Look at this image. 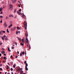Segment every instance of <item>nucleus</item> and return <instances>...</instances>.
Returning a JSON list of instances; mask_svg holds the SVG:
<instances>
[{"mask_svg":"<svg viewBox=\"0 0 74 74\" xmlns=\"http://www.w3.org/2000/svg\"><path fill=\"white\" fill-rule=\"evenodd\" d=\"M25 29H27V23H26V21H25V22L23 23Z\"/></svg>","mask_w":74,"mask_h":74,"instance_id":"obj_1","label":"nucleus"},{"mask_svg":"<svg viewBox=\"0 0 74 74\" xmlns=\"http://www.w3.org/2000/svg\"><path fill=\"white\" fill-rule=\"evenodd\" d=\"M9 9L10 10H12V7H13V5H12L11 4V3H10L9 4Z\"/></svg>","mask_w":74,"mask_h":74,"instance_id":"obj_2","label":"nucleus"},{"mask_svg":"<svg viewBox=\"0 0 74 74\" xmlns=\"http://www.w3.org/2000/svg\"><path fill=\"white\" fill-rule=\"evenodd\" d=\"M3 38L5 39V40H8V38L5 35L3 36Z\"/></svg>","mask_w":74,"mask_h":74,"instance_id":"obj_3","label":"nucleus"},{"mask_svg":"<svg viewBox=\"0 0 74 74\" xmlns=\"http://www.w3.org/2000/svg\"><path fill=\"white\" fill-rule=\"evenodd\" d=\"M25 42H26V44H28V43L29 42V40H28V39H27V38H25Z\"/></svg>","mask_w":74,"mask_h":74,"instance_id":"obj_4","label":"nucleus"},{"mask_svg":"<svg viewBox=\"0 0 74 74\" xmlns=\"http://www.w3.org/2000/svg\"><path fill=\"white\" fill-rule=\"evenodd\" d=\"M3 25L4 27H7V24L5 22L3 24Z\"/></svg>","mask_w":74,"mask_h":74,"instance_id":"obj_5","label":"nucleus"},{"mask_svg":"<svg viewBox=\"0 0 74 74\" xmlns=\"http://www.w3.org/2000/svg\"><path fill=\"white\" fill-rule=\"evenodd\" d=\"M3 30L0 31V34H1V35H3Z\"/></svg>","mask_w":74,"mask_h":74,"instance_id":"obj_6","label":"nucleus"},{"mask_svg":"<svg viewBox=\"0 0 74 74\" xmlns=\"http://www.w3.org/2000/svg\"><path fill=\"white\" fill-rule=\"evenodd\" d=\"M16 28V27H14V28H12L11 29V30H14Z\"/></svg>","mask_w":74,"mask_h":74,"instance_id":"obj_7","label":"nucleus"},{"mask_svg":"<svg viewBox=\"0 0 74 74\" xmlns=\"http://www.w3.org/2000/svg\"><path fill=\"white\" fill-rule=\"evenodd\" d=\"M21 16H22V18H25V17H26V16L23 14H21Z\"/></svg>","mask_w":74,"mask_h":74,"instance_id":"obj_8","label":"nucleus"},{"mask_svg":"<svg viewBox=\"0 0 74 74\" xmlns=\"http://www.w3.org/2000/svg\"><path fill=\"white\" fill-rule=\"evenodd\" d=\"M17 38H18V40H19V41H21V38H19V37H17Z\"/></svg>","mask_w":74,"mask_h":74,"instance_id":"obj_9","label":"nucleus"},{"mask_svg":"<svg viewBox=\"0 0 74 74\" xmlns=\"http://www.w3.org/2000/svg\"><path fill=\"white\" fill-rule=\"evenodd\" d=\"M1 53H2V54H5V51H1Z\"/></svg>","mask_w":74,"mask_h":74,"instance_id":"obj_10","label":"nucleus"},{"mask_svg":"<svg viewBox=\"0 0 74 74\" xmlns=\"http://www.w3.org/2000/svg\"><path fill=\"white\" fill-rule=\"evenodd\" d=\"M17 13L18 14V15H21V13L19 11H17Z\"/></svg>","mask_w":74,"mask_h":74,"instance_id":"obj_11","label":"nucleus"},{"mask_svg":"<svg viewBox=\"0 0 74 74\" xmlns=\"http://www.w3.org/2000/svg\"><path fill=\"white\" fill-rule=\"evenodd\" d=\"M12 26V24H11L9 26L8 28H10V27H11Z\"/></svg>","mask_w":74,"mask_h":74,"instance_id":"obj_12","label":"nucleus"},{"mask_svg":"<svg viewBox=\"0 0 74 74\" xmlns=\"http://www.w3.org/2000/svg\"><path fill=\"white\" fill-rule=\"evenodd\" d=\"M25 70H26V71H27V70H28V68H27V66H25Z\"/></svg>","mask_w":74,"mask_h":74,"instance_id":"obj_13","label":"nucleus"},{"mask_svg":"<svg viewBox=\"0 0 74 74\" xmlns=\"http://www.w3.org/2000/svg\"><path fill=\"white\" fill-rule=\"evenodd\" d=\"M16 1V0H14L13 1H12V3H15Z\"/></svg>","mask_w":74,"mask_h":74,"instance_id":"obj_14","label":"nucleus"},{"mask_svg":"<svg viewBox=\"0 0 74 74\" xmlns=\"http://www.w3.org/2000/svg\"><path fill=\"white\" fill-rule=\"evenodd\" d=\"M25 36H26L27 37V36H28V34H27V33H25Z\"/></svg>","mask_w":74,"mask_h":74,"instance_id":"obj_15","label":"nucleus"},{"mask_svg":"<svg viewBox=\"0 0 74 74\" xmlns=\"http://www.w3.org/2000/svg\"><path fill=\"white\" fill-rule=\"evenodd\" d=\"M7 70H8V69H9L10 68H9V66H8V65H7Z\"/></svg>","mask_w":74,"mask_h":74,"instance_id":"obj_16","label":"nucleus"},{"mask_svg":"<svg viewBox=\"0 0 74 74\" xmlns=\"http://www.w3.org/2000/svg\"><path fill=\"white\" fill-rule=\"evenodd\" d=\"M2 10H3V8H0V12L1 11H2Z\"/></svg>","mask_w":74,"mask_h":74,"instance_id":"obj_17","label":"nucleus"},{"mask_svg":"<svg viewBox=\"0 0 74 74\" xmlns=\"http://www.w3.org/2000/svg\"><path fill=\"white\" fill-rule=\"evenodd\" d=\"M8 51H9V52H11V51L10 50V48L9 47L8 48Z\"/></svg>","mask_w":74,"mask_h":74,"instance_id":"obj_18","label":"nucleus"},{"mask_svg":"<svg viewBox=\"0 0 74 74\" xmlns=\"http://www.w3.org/2000/svg\"><path fill=\"white\" fill-rule=\"evenodd\" d=\"M2 40H3V41L4 39V38H3V36H2L1 37Z\"/></svg>","mask_w":74,"mask_h":74,"instance_id":"obj_19","label":"nucleus"},{"mask_svg":"<svg viewBox=\"0 0 74 74\" xmlns=\"http://www.w3.org/2000/svg\"><path fill=\"white\" fill-rule=\"evenodd\" d=\"M7 31L8 33H10V32H9V31L8 30V29H7Z\"/></svg>","mask_w":74,"mask_h":74,"instance_id":"obj_20","label":"nucleus"},{"mask_svg":"<svg viewBox=\"0 0 74 74\" xmlns=\"http://www.w3.org/2000/svg\"><path fill=\"white\" fill-rule=\"evenodd\" d=\"M9 17H11V16H13L12 15H10L9 16Z\"/></svg>","mask_w":74,"mask_h":74,"instance_id":"obj_21","label":"nucleus"},{"mask_svg":"<svg viewBox=\"0 0 74 74\" xmlns=\"http://www.w3.org/2000/svg\"><path fill=\"white\" fill-rule=\"evenodd\" d=\"M20 56H22V53H21L20 54Z\"/></svg>","mask_w":74,"mask_h":74,"instance_id":"obj_22","label":"nucleus"},{"mask_svg":"<svg viewBox=\"0 0 74 74\" xmlns=\"http://www.w3.org/2000/svg\"><path fill=\"white\" fill-rule=\"evenodd\" d=\"M10 58L11 59H12V58H13V56H11Z\"/></svg>","mask_w":74,"mask_h":74,"instance_id":"obj_23","label":"nucleus"},{"mask_svg":"<svg viewBox=\"0 0 74 74\" xmlns=\"http://www.w3.org/2000/svg\"><path fill=\"white\" fill-rule=\"evenodd\" d=\"M29 49H30L31 48V47H30V45H29Z\"/></svg>","mask_w":74,"mask_h":74,"instance_id":"obj_24","label":"nucleus"},{"mask_svg":"<svg viewBox=\"0 0 74 74\" xmlns=\"http://www.w3.org/2000/svg\"><path fill=\"white\" fill-rule=\"evenodd\" d=\"M2 32H3V33H5V31H2Z\"/></svg>","mask_w":74,"mask_h":74,"instance_id":"obj_25","label":"nucleus"},{"mask_svg":"<svg viewBox=\"0 0 74 74\" xmlns=\"http://www.w3.org/2000/svg\"><path fill=\"white\" fill-rule=\"evenodd\" d=\"M25 65H26L25 66L26 67H27L28 66V64H27V63H26Z\"/></svg>","mask_w":74,"mask_h":74,"instance_id":"obj_26","label":"nucleus"},{"mask_svg":"<svg viewBox=\"0 0 74 74\" xmlns=\"http://www.w3.org/2000/svg\"><path fill=\"white\" fill-rule=\"evenodd\" d=\"M22 42H23V43H24V40H23V39H22Z\"/></svg>","mask_w":74,"mask_h":74,"instance_id":"obj_27","label":"nucleus"},{"mask_svg":"<svg viewBox=\"0 0 74 74\" xmlns=\"http://www.w3.org/2000/svg\"><path fill=\"white\" fill-rule=\"evenodd\" d=\"M13 66V68H15V64H14Z\"/></svg>","mask_w":74,"mask_h":74,"instance_id":"obj_28","label":"nucleus"},{"mask_svg":"<svg viewBox=\"0 0 74 74\" xmlns=\"http://www.w3.org/2000/svg\"><path fill=\"white\" fill-rule=\"evenodd\" d=\"M17 28L18 30H19V29H20L19 28V27H17Z\"/></svg>","mask_w":74,"mask_h":74,"instance_id":"obj_29","label":"nucleus"},{"mask_svg":"<svg viewBox=\"0 0 74 74\" xmlns=\"http://www.w3.org/2000/svg\"><path fill=\"white\" fill-rule=\"evenodd\" d=\"M14 12H16V9H15L14 11Z\"/></svg>","mask_w":74,"mask_h":74,"instance_id":"obj_30","label":"nucleus"},{"mask_svg":"<svg viewBox=\"0 0 74 74\" xmlns=\"http://www.w3.org/2000/svg\"><path fill=\"white\" fill-rule=\"evenodd\" d=\"M3 58L4 59H5V60L6 59V57L5 56Z\"/></svg>","mask_w":74,"mask_h":74,"instance_id":"obj_31","label":"nucleus"},{"mask_svg":"<svg viewBox=\"0 0 74 74\" xmlns=\"http://www.w3.org/2000/svg\"><path fill=\"white\" fill-rule=\"evenodd\" d=\"M0 18H3V17L2 16H0Z\"/></svg>","mask_w":74,"mask_h":74,"instance_id":"obj_32","label":"nucleus"},{"mask_svg":"<svg viewBox=\"0 0 74 74\" xmlns=\"http://www.w3.org/2000/svg\"><path fill=\"white\" fill-rule=\"evenodd\" d=\"M20 73H23V71H20Z\"/></svg>","mask_w":74,"mask_h":74,"instance_id":"obj_33","label":"nucleus"},{"mask_svg":"<svg viewBox=\"0 0 74 74\" xmlns=\"http://www.w3.org/2000/svg\"><path fill=\"white\" fill-rule=\"evenodd\" d=\"M8 16H6V20H7V19H8Z\"/></svg>","mask_w":74,"mask_h":74,"instance_id":"obj_34","label":"nucleus"},{"mask_svg":"<svg viewBox=\"0 0 74 74\" xmlns=\"http://www.w3.org/2000/svg\"><path fill=\"white\" fill-rule=\"evenodd\" d=\"M22 53V54H23V55H25V52H24V51H23Z\"/></svg>","mask_w":74,"mask_h":74,"instance_id":"obj_35","label":"nucleus"},{"mask_svg":"<svg viewBox=\"0 0 74 74\" xmlns=\"http://www.w3.org/2000/svg\"><path fill=\"white\" fill-rule=\"evenodd\" d=\"M10 70L11 71H13V69H12V68H11Z\"/></svg>","mask_w":74,"mask_h":74,"instance_id":"obj_36","label":"nucleus"},{"mask_svg":"<svg viewBox=\"0 0 74 74\" xmlns=\"http://www.w3.org/2000/svg\"><path fill=\"white\" fill-rule=\"evenodd\" d=\"M3 44V43L0 42V45H1Z\"/></svg>","mask_w":74,"mask_h":74,"instance_id":"obj_37","label":"nucleus"},{"mask_svg":"<svg viewBox=\"0 0 74 74\" xmlns=\"http://www.w3.org/2000/svg\"><path fill=\"white\" fill-rule=\"evenodd\" d=\"M26 61H25V62H24V64H26Z\"/></svg>","mask_w":74,"mask_h":74,"instance_id":"obj_38","label":"nucleus"},{"mask_svg":"<svg viewBox=\"0 0 74 74\" xmlns=\"http://www.w3.org/2000/svg\"><path fill=\"white\" fill-rule=\"evenodd\" d=\"M14 49V47H12V49Z\"/></svg>","mask_w":74,"mask_h":74,"instance_id":"obj_39","label":"nucleus"},{"mask_svg":"<svg viewBox=\"0 0 74 74\" xmlns=\"http://www.w3.org/2000/svg\"><path fill=\"white\" fill-rule=\"evenodd\" d=\"M0 22V23H3V20H2Z\"/></svg>","mask_w":74,"mask_h":74,"instance_id":"obj_40","label":"nucleus"},{"mask_svg":"<svg viewBox=\"0 0 74 74\" xmlns=\"http://www.w3.org/2000/svg\"><path fill=\"white\" fill-rule=\"evenodd\" d=\"M24 45V44H23V43H21V45Z\"/></svg>","mask_w":74,"mask_h":74,"instance_id":"obj_41","label":"nucleus"},{"mask_svg":"<svg viewBox=\"0 0 74 74\" xmlns=\"http://www.w3.org/2000/svg\"><path fill=\"white\" fill-rule=\"evenodd\" d=\"M16 33L17 34H18V31H16Z\"/></svg>","mask_w":74,"mask_h":74,"instance_id":"obj_42","label":"nucleus"},{"mask_svg":"<svg viewBox=\"0 0 74 74\" xmlns=\"http://www.w3.org/2000/svg\"><path fill=\"white\" fill-rule=\"evenodd\" d=\"M0 70H3V69L2 68H0Z\"/></svg>","mask_w":74,"mask_h":74,"instance_id":"obj_43","label":"nucleus"},{"mask_svg":"<svg viewBox=\"0 0 74 74\" xmlns=\"http://www.w3.org/2000/svg\"><path fill=\"white\" fill-rule=\"evenodd\" d=\"M23 70V69H22V68H20V70Z\"/></svg>","mask_w":74,"mask_h":74,"instance_id":"obj_44","label":"nucleus"},{"mask_svg":"<svg viewBox=\"0 0 74 74\" xmlns=\"http://www.w3.org/2000/svg\"><path fill=\"white\" fill-rule=\"evenodd\" d=\"M18 2L20 4V5H21V2H20V1H18Z\"/></svg>","mask_w":74,"mask_h":74,"instance_id":"obj_45","label":"nucleus"},{"mask_svg":"<svg viewBox=\"0 0 74 74\" xmlns=\"http://www.w3.org/2000/svg\"><path fill=\"white\" fill-rule=\"evenodd\" d=\"M0 14H3V12H1L0 13Z\"/></svg>","mask_w":74,"mask_h":74,"instance_id":"obj_46","label":"nucleus"},{"mask_svg":"<svg viewBox=\"0 0 74 74\" xmlns=\"http://www.w3.org/2000/svg\"><path fill=\"white\" fill-rule=\"evenodd\" d=\"M19 11H21V9H20L19 10Z\"/></svg>","mask_w":74,"mask_h":74,"instance_id":"obj_47","label":"nucleus"},{"mask_svg":"<svg viewBox=\"0 0 74 74\" xmlns=\"http://www.w3.org/2000/svg\"><path fill=\"white\" fill-rule=\"evenodd\" d=\"M27 45L28 47H29V44H27Z\"/></svg>","mask_w":74,"mask_h":74,"instance_id":"obj_48","label":"nucleus"},{"mask_svg":"<svg viewBox=\"0 0 74 74\" xmlns=\"http://www.w3.org/2000/svg\"><path fill=\"white\" fill-rule=\"evenodd\" d=\"M17 53L18 54H19V51H17Z\"/></svg>","mask_w":74,"mask_h":74,"instance_id":"obj_49","label":"nucleus"},{"mask_svg":"<svg viewBox=\"0 0 74 74\" xmlns=\"http://www.w3.org/2000/svg\"><path fill=\"white\" fill-rule=\"evenodd\" d=\"M18 58V56H16V57H15V58Z\"/></svg>","mask_w":74,"mask_h":74,"instance_id":"obj_50","label":"nucleus"},{"mask_svg":"<svg viewBox=\"0 0 74 74\" xmlns=\"http://www.w3.org/2000/svg\"><path fill=\"white\" fill-rule=\"evenodd\" d=\"M1 66H2V64H1L0 65V66L1 67Z\"/></svg>","mask_w":74,"mask_h":74,"instance_id":"obj_51","label":"nucleus"},{"mask_svg":"<svg viewBox=\"0 0 74 74\" xmlns=\"http://www.w3.org/2000/svg\"><path fill=\"white\" fill-rule=\"evenodd\" d=\"M18 7H21V5H18Z\"/></svg>","mask_w":74,"mask_h":74,"instance_id":"obj_52","label":"nucleus"},{"mask_svg":"<svg viewBox=\"0 0 74 74\" xmlns=\"http://www.w3.org/2000/svg\"><path fill=\"white\" fill-rule=\"evenodd\" d=\"M1 56V54L0 53V57Z\"/></svg>","mask_w":74,"mask_h":74,"instance_id":"obj_53","label":"nucleus"},{"mask_svg":"<svg viewBox=\"0 0 74 74\" xmlns=\"http://www.w3.org/2000/svg\"><path fill=\"white\" fill-rule=\"evenodd\" d=\"M11 74H14V73L13 72H12Z\"/></svg>","mask_w":74,"mask_h":74,"instance_id":"obj_54","label":"nucleus"},{"mask_svg":"<svg viewBox=\"0 0 74 74\" xmlns=\"http://www.w3.org/2000/svg\"><path fill=\"white\" fill-rule=\"evenodd\" d=\"M8 65H9V66H10V64L9 63H8Z\"/></svg>","mask_w":74,"mask_h":74,"instance_id":"obj_55","label":"nucleus"},{"mask_svg":"<svg viewBox=\"0 0 74 74\" xmlns=\"http://www.w3.org/2000/svg\"><path fill=\"white\" fill-rule=\"evenodd\" d=\"M2 4H4V2H2Z\"/></svg>","mask_w":74,"mask_h":74,"instance_id":"obj_56","label":"nucleus"},{"mask_svg":"<svg viewBox=\"0 0 74 74\" xmlns=\"http://www.w3.org/2000/svg\"><path fill=\"white\" fill-rule=\"evenodd\" d=\"M5 73V74H7V72H6Z\"/></svg>","mask_w":74,"mask_h":74,"instance_id":"obj_57","label":"nucleus"},{"mask_svg":"<svg viewBox=\"0 0 74 74\" xmlns=\"http://www.w3.org/2000/svg\"><path fill=\"white\" fill-rule=\"evenodd\" d=\"M18 33H20V31H18Z\"/></svg>","mask_w":74,"mask_h":74,"instance_id":"obj_58","label":"nucleus"},{"mask_svg":"<svg viewBox=\"0 0 74 74\" xmlns=\"http://www.w3.org/2000/svg\"><path fill=\"white\" fill-rule=\"evenodd\" d=\"M1 73H2L1 72H0V74H1Z\"/></svg>","mask_w":74,"mask_h":74,"instance_id":"obj_59","label":"nucleus"},{"mask_svg":"<svg viewBox=\"0 0 74 74\" xmlns=\"http://www.w3.org/2000/svg\"><path fill=\"white\" fill-rule=\"evenodd\" d=\"M11 0V1H12H12H14V0Z\"/></svg>","mask_w":74,"mask_h":74,"instance_id":"obj_60","label":"nucleus"},{"mask_svg":"<svg viewBox=\"0 0 74 74\" xmlns=\"http://www.w3.org/2000/svg\"><path fill=\"white\" fill-rule=\"evenodd\" d=\"M4 56H5V55H6V54H4Z\"/></svg>","mask_w":74,"mask_h":74,"instance_id":"obj_61","label":"nucleus"},{"mask_svg":"<svg viewBox=\"0 0 74 74\" xmlns=\"http://www.w3.org/2000/svg\"><path fill=\"white\" fill-rule=\"evenodd\" d=\"M4 6H3V8H4Z\"/></svg>","mask_w":74,"mask_h":74,"instance_id":"obj_62","label":"nucleus"},{"mask_svg":"<svg viewBox=\"0 0 74 74\" xmlns=\"http://www.w3.org/2000/svg\"><path fill=\"white\" fill-rule=\"evenodd\" d=\"M23 74H26V73H23Z\"/></svg>","mask_w":74,"mask_h":74,"instance_id":"obj_63","label":"nucleus"},{"mask_svg":"<svg viewBox=\"0 0 74 74\" xmlns=\"http://www.w3.org/2000/svg\"><path fill=\"white\" fill-rule=\"evenodd\" d=\"M8 74H10V73H8Z\"/></svg>","mask_w":74,"mask_h":74,"instance_id":"obj_64","label":"nucleus"}]
</instances>
